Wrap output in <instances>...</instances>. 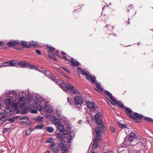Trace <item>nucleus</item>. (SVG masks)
I'll use <instances>...</instances> for the list:
<instances>
[{
	"mask_svg": "<svg viewBox=\"0 0 153 153\" xmlns=\"http://www.w3.org/2000/svg\"><path fill=\"white\" fill-rule=\"evenodd\" d=\"M95 120L97 123V128H92V133L94 136V131H95L97 137H94L92 143L93 149L99 147V141L101 139L102 133L105 130L104 125L102 123V116L100 113L97 114L95 115Z\"/></svg>",
	"mask_w": 153,
	"mask_h": 153,
	"instance_id": "obj_1",
	"label": "nucleus"
},
{
	"mask_svg": "<svg viewBox=\"0 0 153 153\" xmlns=\"http://www.w3.org/2000/svg\"><path fill=\"white\" fill-rule=\"evenodd\" d=\"M45 74L53 81L56 82L61 88L67 93H68V91H69L74 94H80L79 91L74 89L73 87L71 86L70 84L68 83H64L63 81L56 79L55 76L51 75L49 72L46 71Z\"/></svg>",
	"mask_w": 153,
	"mask_h": 153,
	"instance_id": "obj_2",
	"label": "nucleus"
},
{
	"mask_svg": "<svg viewBox=\"0 0 153 153\" xmlns=\"http://www.w3.org/2000/svg\"><path fill=\"white\" fill-rule=\"evenodd\" d=\"M17 93L14 91H9L6 93L5 96L7 98L5 99V104L8 106H10L14 99L16 98Z\"/></svg>",
	"mask_w": 153,
	"mask_h": 153,
	"instance_id": "obj_3",
	"label": "nucleus"
},
{
	"mask_svg": "<svg viewBox=\"0 0 153 153\" xmlns=\"http://www.w3.org/2000/svg\"><path fill=\"white\" fill-rule=\"evenodd\" d=\"M35 104H31L29 106L30 108H35L41 111L43 109L42 104H44L45 101L42 97L36 98L34 101Z\"/></svg>",
	"mask_w": 153,
	"mask_h": 153,
	"instance_id": "obj_4",
	"label": "nucleus"
},
{
	"mask_svg": "<svg viewBox=\"0 0 153 153\" xmlns=\"http://www.w3.org/2000/svg\"><path fill=\"white\" fill-rule=\"evenodd\" d=\"M77 71L79 75L82 74L85 75L87 79L90 81H91L92 83L94 82L96 78L94 76L90 75L89 74L83 70L81 68H78L77 69Z\"/></svg>",
	"mask_w": 153,
	"mask_h": 153,
	"instance_id": "obj_5",
	"label": "nucleus"
},
{
	"mask_svg": "<svg viewBox=\"0 0 153 153\" xmlns=\"http://www.w3.org/2000/svg\"><path fill=\"white\" fill-rule=\"evenodd\" d=\"M20 44V42L17 40H11L9 42H8L7 45V46L13 47V48L17 50H20L22 49V47L20 46H17Z\"/></svg>",
	"mask_w": 153,
	"mask_h": 153,
	"instance_id": "obj_6",
	"label": "nucleus"
},
{
	"mask_svg": "<svg viewBox=\"0 0 153 153\" xmlns=\"http://www.w3.org/2000/svg\"><path fill=\"white\" fill-rule=\"evenodd\" d=\"M20 95L21 97L19 100V107L22 108L25 105L26 103L27 100H26L25 97L26 94L24 91H22L20 93Z\"/></svg>",
	"mask_w": 153,
	"mask_h": 153,
	"instance_id": "obj_7",
	"label": "nucleus"
},
{
	"mask_svg": "<svg viewBox=\"0 0 153 153\" xmlns=\"http://www.w3.org/2000/svg\"><path fill=\"white\" fill-rule=\"evenodd\" d=\"M75 136V133L74 132H72L70 133L69 134L64 136V138L61 141L62 143H64V140L65 142L68 141V142L70 141L73 139L74 137Z\"/></svg>",
	"mask_w": 153,
	"mask_h": 153,
	"instance_id": "obj_8",
	"label": "nucleus"
},
{
	"mask_svg": "<svg viewBox=\"0 0 153 153\" xmlns=\"http://www.w3.org/2000/svg\"><path fill=\"white\" fill-rule=\"evenodd\" d=\"M17 62L14 60H12L7 61L4 63H3V67H6L11 66L12 67L16 66Z\"/></svg>",
	"mask_w": 153,
	"mask_h": 153,
	"instance_id": "obj_9",
	"label": "nucleus"
},
{
	"mask_svg": "<svg viewBox=\"0 0 153 153\" xmlns=\"http://www.w3.org/2000/svg\"><path fill=\"white\" fill-rule=\"evenodd\" d=\"M87 105L88 107L92 111H94L97 108L95 103L90 102H88Z\"/></svg>",
	"mask_w": 153,
	"mask_h": 153,
	"instance_id": "obj_10",
	"label": "nucleus"
},
{
	"mask_svg": "<svg viewBox=\"0 0 153 153\" xmlns=\"http://www.w3.org/2000/svg\"><path fill=\"white\" fill-rule=\"evenodd\" d=\"M126 137H127L128 139L132 143L136 140L137 138L136 135L133 133H131L129 135Z\"/></svg>",
	"mask_w": 153,
	"mask_h": 153,
	"instance_id": "obj_11",
	"label": "nucleus"
},
{
	"mask_svg": "<svg viewBox=\"0 0 153 153\" xmlns=\"http://www.w3.org/2000/svg\"><path fill=\"white\" fill-rule=\"evenodd\" d=\"M75 103L77 105H81L83 104V100L81 97L76 96L74 98Z\"/></svg>",
	"mask_w": 153,
	"mask_h": 153,
	"instance_id": "obj_12",
	"label": "nucleus"
},
{
	"mask_svg": "<svg viewBox=\"0 0 153 153\" xmlns=\"http://www.w3.org/2000/svg\"><path fill=\"white\" fill-rule=\"evenodd\" d=\"M16 98L14 99L11 105L12 108L15 110H17L18 108V102L16 101Z\"/></svg>",
	"mask_w": 153,
	"mask_h": 153,
	"instance_id": "obj_13",
	"label": "nucleus"
},
{
	"mask_svg": "<svg viewBox=\"0 0 153 153\" xmlns=\"http://www.w3.org/2000/svg\"><path fill=\"white\" fill-rule=\"evenodd\" d=\"M135 146L137 148V151L138 152L140 149H144L145 147L144 144L141 142L137 143Z\"/></svg>",
	"mask_w": 153,
	"mask_h": 153,
	"instance_id": "obj_14",
	"label": "nucleus"
},
{
	"mask_svg": "<svg viewBox=\"0 0 153 153\" xmlns=\"http://www.w3.org/2000/svg\"><path fill=\"white\" fill-rule=\"evenodd\" d=\"M143 117L142 115L140 114L137 113H134V114H133V117H131L134 119H141Z\"/></svg>",
	"mask_w": 153,
	"mask_h": 153,
	"instance_id": "obj_15",
	"label": "nucleus"
},
{
	"mask_svg": "<svg viewBox=\"0 0 153 153\" xmlns=\"http://www.w3.org/2000/svg\"><path fill=\"white\" fill-rule=\"evenodd\" d=\"M21 45L20 46L22 47V48H30V45H27V42L25 41H22L20 42Z\"/></svg>",
	"mask_w": 153,
	"mask_h": 153,
	"instance_id": "obj_16",
	"label": "nucleus"
},
{
	"mask_svg": "<svg viewBox=\"0 0 153 153\" xmlns=\"http://www.w3.org/2000/svg\"><path fill=\"white\" fill-rule=\"evenodd\" d=\"M44 110L47 112L51 113L53 111V109L51 106L46 105L44 106Z\"/></svg>",
	"mask_w": 153,
	"mask_h": 153,
	"instance_id": "obj_17",
	"label": "nucleus"
},
{
	"mask_svg": "<svg viewBox=\"0 0 153 153\" xmlns=\"http://www.w3.org/2000/svg\"><path fill=\"white\" fill-rule=\"evenodd\" d=\"M129 140H128L127 137H126L123 141V143L126 146H134V145Z\"/></svg>",
	"mask_w": 153,
	"mask_h": 153,
	"instance_id": "obj_18",
	"label": "nucleus"
},
{
	"mask_svg": "<svg viewBox=\"0 0 153 153\" xmlns=\"http://www.w3.org/2000/svg\"><path fill=\"white\" fill-rule=\"evenodd\" d=\"M71 65L73 66H78L79 65V62L75 60L74 58H71V61L70 62Z\"/></svg>",
	"mask_w": 153,
	"mask_h": 153,
	"instance_id": "obj_19",
	"label": "nucleus"
},
{
	"mask_svg": "<svg viewBox=\"0 0 153 153\" xmlns=\"http://www.w3.org/2000/svg\"><path fill=\"white\" fill-rule=\"evenodd\" d=\"M105 93L107 96L109 97L113 102H115L116 101V100L114 98V97L111 94L109 91H105Z\"/></svg>",
	"mask_w": 153,
	"mask_h": 153,
	"instance_id": "obj_20",
	"label": "nucleus"
},
{
	"mask_svg": "<svg viewBox=\"0 0 153 153\" xmlns=\"http://www.w3.org/2000/svg\"><path fill=\"white\" fill-rule=\"evenodd\" d=\"M126 112L129 115L130 117H133V114H132V111L130 108H125Z\"/></svg>",
	"mask_w": 153,
	"mask_h": 153,
	"instance_id": "obj_21",
	"label": "nucleus"
},
{
	"mask_svg": "<svg viewBox=\"0 0 153 153\" xmlns=\"http://www.w3.org/2000/svg\"><path fill=\"white\" fill-rule=\"evenodd\" d=\"M29 45L33 47H35L39 44V43L37 41H32L28 42Z\"/></svg>",
	"mask_w": 153,
	"mask_h": 153,
	"instance_id": "obj_22",
	"label": "nucleus"
},
{
	"mask_svg": "<svg viewBox=\"0 0 153 153\" xmlns=\"http://www.w3.org/2000/svg\"><path fill=\"white\" fill-rule=\"evenodd\" d=\"M26 67L29 68L34 69L36 70H37L38 69L34 65H32L28 62H26Z\"/></svg>",
	"mask_w": 153,
	"mask_h": 153,
	"instance_id": "obj_23",
	"label": "nucleus"
},
{
	"mask_svg": "<svg viewBox=\"0 0 153 153\" xmlns=\"http://www.w3.org/2000/svg\"><path fill=\"white\" fill-rule=\"evenodd\" d=\"M94 83H95V84L96 85V87L97 88V90L98 91H102L103 90V88H102L101 86L100 85V83L98 82L97 81H95Z\"/></svg>",
	"mask_w": 153,
	"mask_h": 153,
	"instance_id": "obj_24",
	"label": "nucleus"
},
{
	"mask_svg": "<svg viewBox=\"0 0 153 153\" xmlns=\"http://www.w3.org/2000/svg\"><path fill=\"white\" fill-rule=\"evenodd\" d=\"M5 112L7 115H11L14 113V111L10 108H7L5 110Z\"/></svg>",
	"mask_w": 153,
	"mask_h": 153,
	"instance_id": "obj_25",
	"label": "nucleus"
},
{
	"mask_svg": "<svg viewBox=\"0 0 153 153\" xmlns=\"http://www.w3.org/2000/svg\"><path fill=\"white\" fill-rule=\"evenodd\" d=\"M56 126V127L59 130L60 132H62L63 131V130H64L65 129L64 127L63 126L61 123H60Z\"/></svg>",
	"mask_w": 153,
	"mask_h": 153,
	"instance_id": "obj_26",
	"label": "nucleus"
},
{
	"mask_svg": "<svg viewBox=\"0 0 153 153\" xmlns=\"http://www.w3.org/2000/svg\"><path fill=\"white\" fill-rule=\"evenodd\" d=\"M26 62H25L19 61L17 62V65H19L22 67V68L26 67Z\"/></svg>",
	"mask_w": 153,
	"mask_h": 153,
	"instance_id": "obj_27",
	"label": "nucleus"
},
{
	"mask_svg": "<svg viewBox=\"0 0 153 153\" xmlns=\"http://www.w3.org/2000/svg\"><path fill=\"white\" fill-rule=\"evenodd\" d=\"M56 136L58 139H61L62 140L64 138V136L62 132H60L59 133H57Z\"/></svg>",
	"mask_w": 153,
	"mask_h": 153,
	"instance_id": "obj_28",
	"label": "nucleus"
},
{
	"mask_svg": "<svg viewBox=\"0 0 153 153\" xmlns=\"http://www.w3.org/2000/svg\"><path fill=\"white\" fill-rule=\"evenodd\" d=\"M51 52H49L48 51V55L50 59H52L54 60H56V58L54 55L53 54V53L51 54Z\"/></svg>",
	"mask_w": 153,
	"mask_h": 153,
	"instance_id": "obj_29",
	"label": "nucleus"
},
{
	"mask_svg": "<svg viewBox=\"0 0 153 153\" xmlns=\"http://www.w3.org/2000/svg\"><path fill=\"white\" fill-rule=\"evenodd\" d=\"M47 47L49 49L50 51H48H48L49 52H51V54L53 53V51H54V50L55 49V48H53L52 47V46H50L49 45H48L47 46Z\"/></svg>",
	"mask_w": 153,
	"mask_h": 153,
	"instance_id": "obj_30",
	"label": "nucleus"
},
{
	"mask_svg": "<svg viewBox=\"0 0 153 153\" xmlns=\"http://www.w3.org/2000/svg\"><path fill=\"white\" fill-rule=\"evenodd\" d=\"M114 102L116 103V104L119 105L120 107L122 108H124V106L121 102L119 101H117L116 100V101Z\"/></svg>",
	"mask_w": 153,
	"mask_h": 153,
	"instance_id": "obj_31",
	"label": "nucleus"
},
{
	"mask_svg": "<svg viewBox=\"0 0 153 153\" xmlns=\"http://www.w3.org/2000/svg\"><path fill=\"white\" fill-rule=\"evenodd\" d=\"M46 130L50 133H52L54 131V128L51 127H49L46 128Z\"/></svg>",
	"mask_w": 153,
	"mask_h": 153,
	"instance_id": "obj_32",
	"label": "nucleus"
},
{
	"mask_svg": "<svg viewBox=\"0 0 153 153\" xmlns=\"http://www.w3.org/2000/svg\"><path fill=\"white\" fill-rule=\"evenodd\" d=\"M18 118V116H15L14 117H13L11 118H8L7 120L9 121L10 122H13L15 119H16Z\"/></svg>",
	"mask_w": 153,
	"mask_h": 153,
	"instance_id": "obj_33",
	"label": "nucleus"
},
{
	"mask_svg": "<svg viewBox=\"0 0 153 153\" xmlns=\"http://www.w3.org/2000/svg\"><path fill=\"white\" fill-rule=\"evenodd\" d=\"M64 136H66L68 134H69L70 133H71L69 131H67L66 130H63L62 132Z\"/></svg>",
	"mask_w": 153,
	"mask_h": 153,
	"instance_id": "obj_34",
	"label": "nucleus"
},
{
	"mask_svg": "<svg viewBox=\"0 0 153 153\" xmlns=\"http://www.w3.org/2000/svg\"><path fill=\"white\" fill-rule=\"evenodd\" d=\"M55 141V140L54 139L51 138H48L47 140L46 141V142L52 143H53Z\"/></svg>",
	"mask_w": 153,
	"mask_h": 153,
	"instance_id": "obj_35",
	"label": "nucleus"
},
{
	"mask_svg": "<svg viewBox=\"0 0 153 153\" xmlns=\"http://www.w3.org/2000/svg\"><path fill=\"white\" fill-rule=\"evenodd\" d=\"M53 122L55 123L56 126H57L60 123L59 120L58 118H56L54 119L53 120Z\"/></svg>",
	"mask_w": 153,
	"mask_h": 153,
	"instance_id": "obj_36",
	"label": "nucleus"
},
{
	"mask_svg": "<svg viewBox=\"0 0 153 153\" xmlns=\"http://www.w3.org/2000/svg\"><path fill=\"white\" fill-rule=\"evenodd\" d=\"M43 118V117L39 116L35 119V120L36 121H38L39 122H41L42 121V120Z\"/></svg>",
	"mask_w": 153,
	"mask_h": 153,
	"instance_id": "obj_37",
	"label": "nucleus"
},
{
	"mask_svg": "<svg viewBox=\"0 0 153 153\" xmlns=\"http://www.w3.org/2000/svg\"><path fill=\"white\" fill-rule=\"evenodd\" d=\"M61 68L63 69L65 71L67 72L68 74H70L71 73V71L68 69V68L66 67H61Z\"/></svg>",
	"mask_w": 153,
	"mask_h": 153,
	"instance_id": "obj_38",
	"label": "nucleus"
},
{
	"mask_svg": "<svg viewBox=\"0 0 153 153\" xmlns=\"http://www.w3.org/2000/svg\"><path fill=\"white\" fill-rule=\"evenodd\" d=\"M44 127V125L43 124L40 125H37L36 127V128L38 129H41L43 128Z\"/></svg>",
	"mask_w": 153,
	"mask_h": 153,
	"instance_id": "obj_39",
	"label": "nucleus"
},
{
	"mask_svg": "<svg viewBox=\"0 0 153 153\" xmlns=\"http://www.w3.org/2000/svg\"><path fill=\"white\" fill-rule=\"evenodd\" d=\"M27 104L30 105L32 103V102H33V100L32 98H28L27 99Z\"/></svg>",
	"mask_w": 153,
	"mask_h": 153,
	"instance_id": "obj_40",
	"label": "nucleus"
},
{
	"mask_svg": "<svg viewBox=\"0 0 153 153\" xmlns=\"http://www.w3.org/2000/svg\"><path fill=\"white\" fill-rule=\"evenodd\" d=\"M29 119L27 117H23L20 119V120H24V121H22V122H25L26 121L28 120Z\"/></svg>",
	"mask_w": 153,
	"mask_h": 153,
	"instance_id": "obj_41",
	"label": "nucleus"
},
{
	"mask_svg": "<svg viewBox=\"0 0 153 153\" xmlns=\"http://www.w3.org/2000/svg\"><path fill=\"white\" fill-rule=\"evenodd\" d=\"M73 100V99H71L70 100V99L69 97L67 98V101L68 102L70 103V105H71L73 104V102L74 103V102H72V101Z\"/></svg>",
	"mask_w": 153,
	"mask_h": 153,
	"instance_id": "obj_42",
	"label": "nucleus"
},
{
	"mask_svg": "<svg viewBox=\"0 0 153 153\" xmlns=\"http://www.w3.org/2000/svg\"><path fill=\"white\" fill-rule=\"evenodd\" d=\"M5 117V115L3 113H0V119L4 118Z\"/></svg>",
	"mask_w": 153,
	"mask_h": 153,
	"instance_id": "obj_43",
	"label": "nucleus"
},
{
	"mask_svg": "<svg viewBox=\"0 0 153 153\" xmlns=\"http://www.w3.org/2000/svg\"><path fill=\"white\" fill-rule=\"evenodd\" d=\"M144 119L145 120L149 122H151L152 121V119L149 117H144Z\"/></svg>",
	"mask_w": 153,
	"mask_h": 153,
	"instance_id": "obj_44",
	"label": "nucleus"
},
{
	"mask_svg": "<svg viewBox=\"0 0 153 153\" xmlns=\"http://www.w3.org/2000/svg\"><path fill=\"white\" fill-rule=\"evenodd\" d=\"M129 153H138L137 151L135 150H130L129 151Z\"/></svg>",
	"mask_w": 153,
	"mask_h": 153,
	"instance_id": "obj_45",
	"label": "nucleus"
},
{
	"mask_svg": "<svg viewBox=\"0 0 153 153\" xmlns=\"http://www.w3.org/2000/svg\"><path fill=\"white\" fill-rule=\"evenodd\" d=\"M119 125L120 126V127L122 128H126L127 126V125L126 124H119Z\"/></svg>",
	"mask_w": 153,
	"mask_h": 153,
	"instance_id": "obj_46",
	"label": "nucleus"
},
{
	"mask_svg": "<svg viewBox=\"0 0 153 153\" xmlns=\"http://www.w3.org/2000/svg\"><path fill=\"white\" fill-rule=\"evenodd\" d=\"M31 112L33 114H36L37 113V110L34 109H32L31 110Z\"/></svg>",
	"mask_w": 153,
	"mask_h": 153,
	"instance_id": "obj_47",
	"label": "nucleus"
},
{
	"mask_svg": "<svg viewBox=\"0 0 153 153\" xmlns=\"http://www.w3.org/2000/svg\"><path fill=\"white\" fill-rule=\"evenodd\" d=\"M56 145V143H53L50 145V147L51 148H52L54 147H55Z\"/></svg>",
	"mask_w": 153,
	"mask_h": 153,
	"instance_id": "obj_48",
	"label": "nucleus"
},
{
	"mask_svg": "<svg viewBox=\"0 0 153 153\" xmlns=\"http://www.w3.org/2000/svg\"><path fill=\"white\" fill-rule=\"evenodd\" d=\"M64 59H65V60L67 61L68 62H69L70 60L68 59L67 57H66V56H63L62 57Z\"/></svg>",
	"mask_w": 153,
	"mask_h": 153,
	"instance_id": "obj_49",
	"label": "nucleus"
},
{
	"mask_svg": "<svg viewBox=\"0 0 153 153\" xmlns=\"http://www.w3.org/2000/svg\"><path fill=\"white\" fill-rule=\"evenodd\" d=\"M9 128H5L3 129V132L4 133H6L9 129Z\"/></svg>",
	"mask_w": 153,
	"mask_h": 153,
	"instance_id": "obj_50",
	"label": "nucleus"
},
{
	"mask_svg": "<svg viewBox=\"0 0 153 153\" xmlns=\"http://www.w3.org/2000/svg\"><path fill=\"white\" fill-rule=\"evenodd\" d=\"M53 151L55 152L59 151V149L57 147H56L53 149Z\"/></svg>",
	"mask_w": 153,
	"mask_h": 153,
	"instance_id": "obj_51",
	"label": "nucleus"
},
{
	"mask_svg": "<svg viewBox=\"0 0 153 153\" xmlns=\"http://www.w3.org/2000/svg\"><path fill=\"white\" fill-rule=\"evenodd\" d=\"M33 131V129L31 127L29 128L28 129V131L30 133Z\"/></svg>",
	"mask_w": 153,
	"mask_h": 153,
	"instance_id": "obj_52",
	"label": "nucleus"
},
{
	"mask_svg": "<svg viewBox=\"0 0 153 153\" xmlns=\"http://www.w3.org/2000/svg\"><path fill=\"white\" fill-rule=\"evenodd\" d=\"M35 51L36 53L39 55L41 54V52L39 50H36Z\"/></svg>",
	"mask_w": 153,
	"mask_h": 153,
	"instance_id": "obj_53",
	"label": "nucleus"
},
{
	"mask_svg": "<svg viewBox=\"0 0 153 153\" xmlns=\"http://www.w3.org/2000/svg\"><path fill=\"white\" fill-rule=\"evenodd\" d=\"M61 75L62 76H65V77H66V78H68V79H69V78H68L67 77V76L64 73H63V72H62L61 74Z\"/></svg>",
	"mask_w": 153,
	"mask_h": 153,
	"instance_id": "obj_54",
	"label": "nucleus"
},
{
	"mask_svg": "<svg viewBox=\"0 0 153 153\" xmlns=\"http://www.w3.org/2000/svg\"><path fill=\"white\" fill-rule=\"evenodd\" d=\"M111 131L113 133H114L115 131V129L114 128H112L111 129Z\"/></svg>",
	"mask_w": 153,
	"mask_h": 153,
	"instance_id": "obj_55",
	"label": "nucleus"
},
{
	"mask_svg": "<svg viewBox=\"0 0 153 153\" xmlns=\"http://www.w3.org/2000/svg\"><path fill=\"white\" fill-rule=\"evenodd\" d=\"M67 149L66 148H65V151L64 152H62V153H67L66 152L67 151Z\"/></svg>",
	"mask_w": 153,
	"mask_h": 153,
	"instance_id": "obj_56",
	"label": "nucleus"
},
{
	"mask_svg": "<svg viewBox=\"0 0 153 153\" xmlns=\"http://www.w3.org/2000/svg\"><path fill=\"white\" fill-rule=\"evenodd\" d=\"M30 133L29 132H28L27 131L26 133V135L27 136L30 135Z\"/></svg>",
	"mask_w": 153,
	"mask_h": 153,
	"instance_id": "obj_57",
	"label": "nucleus"
},
{
	"mask_svg": "<svg viewBox=\"0 0 153 153\" xmlns=\"http://www.w3.org/2000/svg\"><path fill=\"white\" fill-rule=\"evenodd\" d=\"M62 54L64 55H65L66 54V53L64 51H62Z\"/></svg>",
	"mask_w": 153,
	"mask_h": 153,
	"instance_id": "obj_58",
	"label": "nucleus"
},
{
	"mask_svg": "<svg viewBox=\"0 0 153 153\" xmlns=\"http://www.w3.org/2000/svg\"><path fill=\"white\" fill-rule=\"evenodd\" d=\"M3 42L0 41V45H1L3 44Z\"/></svg>",
	"mask_w": 153,
	"mask_h": 153,
	"instance_id": "obj_59",
	"label": "nucleus"
},
{
	"mask_svg": "<svg viewBox=\"0 0 153 153\" xmlns=\"http://www.w3.org/2000/svg\"><path fill=\"white\" fill-rule=\"evenodd\" d=\"M56 55H57V56H58L59 58H61V57H60V55H59V54H56Z\"/></svg>",
	"mask_w": 153,
	"mask_h": 153,
	"instance_id": "obj_60",
	"label": "nucleus"
},
{
	"mask_svg": "<svg viewBox=\"0 0 153 153\" xmlns=\"http://www.w3.org/2000/svg\"><path fill=\"white\" fill-rule=\"evenodd\" d=\"M45 153H50L49 151H47Z\"/></svg>",
	"mask_w": 153,
	"mask_h": 153,
	"instance_id": "obj_61",
	"label": "nucleus"
},
{
	"mask_svg": "<svg viewBox=\"0 0 153 153\" xmlns=\"http://www.w3.org/2000/svg\"><path fill=\"white\" fill-rule=\"evenodd\" d=\"M54 152V153H59V152H58V151H56V152Z\"/></svg>",
	"mask_w": 153,
	"mask_h": 153,
	"instance_id": "obj_62",
	"label": "nucleus"
},
{
	"mask_svg": "<svg viewBox=\"0 0 153 153\" xmlns=\"http://www.w3.org/2000/svg\"><path fill=\"white\" fill-rule=\"evenodd\" d=\"M79 122V123H81V120H79V122Z\"/></svg>",
	"mask_w": 153,
	"mask_h": 153,
	"instance_id": "obj_63",
	"label": "nucleus"
},
{
	"mask_svg": "<svg viewBox=\"0 0 153 153\" xmlns=\"http://www.w3.org/2000/svg\"><path fill=\"white\" fill-rule=\"evenodd\" d=\"M91 153H95V152H91Z\"/></svg>",
	"mask_w": 153,
	"mask_h": 153,
	"instance_id": "obj_64",
	"label": "nucleus"
}]
</instances>
